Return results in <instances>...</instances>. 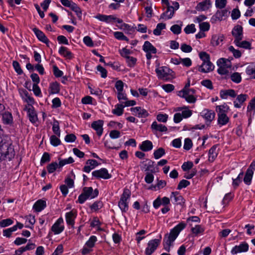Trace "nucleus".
Instances as JSON below:
<instances>
[{"label":"nucleus","mask_w":255,"mask_h":255,"mask_svg":"<svg viewBox=\"0 0 255 255\" xmlns=\"http://www.w3.org/2000/svg\"><path fill=\"white\" fill-rule=\"evenodd\" d=\"M63 223V219L62 218H60L52 226L51 230L55 234H59L63 231L64 227L62 225H61Z\"/></svg>","instance_id":"nucleus-11"},{"label":"nucleus","mask_w":255,"mask_h":255,"mask_svg":"<svg viewBox=\"0 0 255 255\" xmlns=\"http://www.w3.org/2000/svg\"><path fill=\"white\" fill-rule=\"evenodd\" d=\"M50 94L58 93L60 91L59 85L57 82L52 83L50 84Z\"/></svg>","instance_id":"nucleus-41"},{"label":"nucleus","mask_w":255,"mask_h":255,"mask_svg":"<svg viewBox=\"0 0 255 255\" xmlns=\"http://www.w3.org/2000/svg\"><path fill=\"white\" fill-rule=\"evenodd\" d=\"M192 146V140L189 138H187L185 139L184 144V148L185 150H189Z\"/></svg>","instance_id":"nucleus-63"},{"label":"nucleus","mask_w":255,"mask_h":255,"mask_svg":"<svg viewBox=\"0 0 255 255\" xmlns=\"http://www.w3.org/2000/svg\"><path fill=\"white\" fill-rule=\"evenodd\" d=\"M50 139L51 144L54 146H57L61 143L60 140L54 135H51Z\"/></svg>","instance_id":"nucleus-51"},{"label":"nucleus","mask_w":255,"mask_h":255,"mask_svg":"<svg viewBox=\"0 0 255 255\" xmlns=\"http://www.w3.org/2000/svg\"><path fill=\"white\" fill-rule=\"evenodd\" d=\"M174 198V201L177 204L182 205L184 203V200L183 197L179 194L178 192H173L171 193L170 198Z\"/></svg>","instance_id":"nucleus-27"},{"label":"nucleus","mask_w":255,"mask_h":255,"mask_svg":"<svg viewBox=\"0 0 255 255\" xmlns=\"http://www.w3.org/2000/svg\"><path fill=\"white\" fill-rule=\"evenodd\" d=\"M185 227V224L181 223L172 229L169 235L166 234L163 239L164 248L167 251H170V247L172 243L178 237L179 233Z\"/></svg>","instance_id":"nucleus-1"},{"label":"nucleus","mask_w":255,"mask_h":255,"mask_svg":"<svg viewBox=\"0 0 255 255\" xmlns=\"http://www.w3.org/2000/svg\"><path fill=\"white\" fill-rule=\"evenodd\" d=\"M130 196V191L128 189H125L124 192L121 197L120 200L119 202V206L122 212H125L128 210V200L129 199Z\"/></svg>","instance_id":"nucleus-4"},{"label":"nucleus","mask_w":255,"mask_h":255,"mask_svg":"<svg viewBox=\"0 0 255 255\" xmlns=\"http://www.w3.org/2000/svg\"><path fill=\"white\" fill-rule=\"evenodd\" d=\"M214 66L210 62L203 63L200 66L199 71L203 73H208L214 70Z\"/></svg>","instance_id":"nucleus-21"},{"label":"nucleus","mask_w":255,"mask_h":255,"mask_svg":"<svg viewBox=\"0 0 255 255\" xmlns=\"http://www.w3.org/2000/svg\"><path fill=\"white\" fill-rule=\"evenodd\" d=\"M97 241V238L96 236H91L89 240L86 242V246L89 248H93L95 242Z\"/></svg>","instance_id":"nucleus-49"},{"label":"nucleus","mask_w":255,"mask_h":255,"mask_svg":"<svg viewBox=\"0 0 255 255\" xmlns=\"http://www.w3.org/2000/svg\"><path fill=\"white\" fill-rule=\"evenodd\" d=\"M161 238L162 236L160 235L159 239L151 240L148 242L145 251L146 255H151L156 250L160 244Z\"/></svg>","instance_id":"nucleus-6"},{"label":"nucleus","mask_w":255,"mask_h":255,"mask_svg":"<svg viewBox=\"0 0 255 255\" xmlns=\"http://www.w3.org/2000/svg\"><path fill=\"white\" fill-rule=\"evenodd\" d=\"M46 202L42 200H39L33 205V209L37 212H40L46 207Z\"/></svg>","instance_id":"nucleus-28"},{"label":"nucleus","mask_w":255,"mask_h":255,"mask_svg":"<svg viewBox=\"0 0 255 255\" xmlns=\"http://www.w3.org/2000/svg\"><path fill=\"white\" fill-rule=\"evenodd\" d=\"M53 131L58 136H60V130L59 128V123L57 121H55L53 124L52 127Z\"/></svg>","instance_id":"nucleus-47"},{"label":"nucleus","mask_w":255,"mask_h":255,"mask_svg":"<svg viewBox=\"0 0 255 255\" xmlns=\"http://www.w3.org/2000/svg\"><path fill=\"white\" fill-rule=\"evenodd\" d=\"M171 31L175 34H179L181 31V27L178 24H174L170 28Z\"/></svg>","instance_id":"nucleus-55"},{"label":"nucleus","mask_w":255,"mask_h":255,"mask_svg":"<svg viewBox=\"0 0 255 255\" xmlns=\"http://www.w3.org/2000/svg\"><path fill=\"white\" fill-rule=\"evenodd\" d=\"M241 16V13L239 9L235 8L232 11L231 17L234 20L238 19Z\"/></svg>","instance_id":"nucleus-58"},{"label":"nucleus","mask_w":255,"mask_h":255,"mask_svg":"<svg viewBox=\"0 0 255 255\" xmlns=\"http://www.w3.org/2000/svg\"><path fill=\"white\" fill-rule=\"evenodd\" d=\"M178 96L185 99L186 101L190 103H193L196 102V98L192 94L187 93L186 91H180L179 92Z\"/></svg>","instance_id":"nucleus-16"},{"label":"nucleus","mask_w":255,"mask_h":255,"mask_svg":"<svg viewBox=\"0 0 255 255\" xmlns=\"http://www.w3.org/2000/svg\"><path fill=\"white\" fill-rule=\"evenodd\" d=\"M154 163V161L146 159L145 161L141 162L143 165L141 167V168L142 170H144L145 171H150L151 173L155 172L153 167Z\"/></svg>","instance_id":"nucleus-13"},{"label":"nucleus","mask_w":255,"mask_h":255,"mask_svg":"<svg viewBox=\"0 0 255 255\" xmlns=\"http://www.w3.org/2000/svg\"><path fill=\"white\" fill-rule=\"evenodd\" d=\"M200 29L202 31H206L209 30L210 28V24L207 22H201L199 24Z\"/></svg>","instance_id":"nucleus-64"},{"label":"nucleus","mask_w":255,"mask_h":255,"mask_svg":"<svg viewBox=\"0 0 255 255\" xmlns=\"http://www.w3.org/2000/svg\"><path fill=\"white\" fill-rule=\"evenodd\" d=\"M130 196V191L128 189H125L124 192L121 197L120 200L119 202V206L122 212H125L128 210V200L129 199Z\"/></svg>","instance_id":"nucleus-5"},{"label":"nucleus","mask_w":255,"mask_h":255,"mask_svg":"<svg viewBox=\"0 0 255 255\" xmlns=\"http://www.w3.org/2000/svg\"><path fill=\"white\" fill-rule=\"evenodd\" d=\"M134 110L139 111L137 115L139 118H145L148 115L147 112L145 109H141L140 107H135Z\"/></svg>","instance_id":"nucleus-42"},{"label":"nucleus","mask_w":255,"mask_h":255,"mask_svg":"<svg viewBox=\"0 0 255 255\" xmlns=\"http://www.w3.org/2000/svg\"><path fill=\"white\" fill-rule=\"evenodd\" d=\"M59 53L68 59H71L73 57L72 53L68 51L66 47L63 46L60 48Z\"/></svg>","instance_id":"nucleus-33"},{"label":"nucleus","mask_w":255,"mask_h":255,"mask_svg":"<svg viewBox=\"0 0 255 255\" xmlns=\"http://www.w3.org/2000/svg\"><path fill=\"white\" fill-rule=\"evenodd\" d=\"M58 167H59V165L57 162H52L49 164L47 167L48 172L49 173H52L55 171Z\"/></svg>","instance_id":"nucleus-50"},{"label":"nucleus","mask_w":255,"mask_h":255,"mask_svg":"<svg viewBox=\"0 0 255 255\" xmlns=\"http://www.w3.org/2000/svg\"><path fill=\"white\" fill-rule=\"evenodd\" d=\"M97 69L101 73V75L102 78H105L107 77V71L106 69L99 65L97 67Z\"/></svg>","instance_id":"nucleus-61"},{"label":"nucleus","mask_w":255,"mask_h":255,"mask_svg":"<svg viewBox=\"0 0 255 255\" xmlns=\"http://www.w3.org/2000/svg\"><path fill=\"white\" fill-rule=\"evenodd\" d=\"M24 110L27 111V113L30 121L32 123H35L37 121V116L33 106H25Z\"/></svg>","instance_id":"nucleus-10"},{"label":"nucleus","mask_w":255,"mask_h":255,"mask_svg":"<svg viewBox=\"0 0 255 255\" xmlns=\"http://www.w3.org/2000/svg\"><path fill=\"white\" fill-rule=\"evenodd\" d=\"M192 233L195 235H198L204 231V229L200 225H196L191 229Z\"/></svg>","instance_id":"nucleus-56"},{"label":"nucleus","mask_w":255,"mask_h":255,"mask_svg":"<svg viewBox=\"0 0 255 255\" xmlns=\"http://www.w3.org/2000/svg\"><path fill=\"white\" fill-rule=\"evenodd\" d=\"M153 148V144L151 141L146 140L143 141L139 146V148L142 151H148L151 150Z\"/></svg>","instance_id":"nucleus-26"},{"label":"nucleus","mask_w":255,"mask_h":255,"mask_svg":"<svg viewBox=\"0 0 255 255\" xmlns=\"http://www.w3.org/2000/svg\"><path fill=\"white\" fill-rule=\"evenodd\" d=\"M166 185V182L165 180H158L157 184L153 187H151L150 189L154 188L155 190H159L165 187Z\"/></svg>","instance_id":"nucleus-45"},{"label":"nucleus","mask_w":255,"mask_h":255,"mask_svg":"<svg viewBox=\"0 0 255 255\" xmlns=\"http://www.w3.org/2000/svg\"><path fill=\"white\" fill-rule=\"evenodd\" d=\"M220 97L223 99H226L228 96H230L235 98L236 96V94L234 90H222L220 92Z\"/></svg>","instance_id":"nucleus-23"},{"label":"nucleus","mask_w":255,"mask_h":255,"mask_svg":"<svg viewBox=\"0 0 255 255\" xmlns=\"http://www.w3.org/2000/svg\"><path fill=\"white\" fill-rule=\"evenodd\" d=\"M2 123L5 125H11L13 123V118L12 115L9 112H2Z\"/></svg>","instance_id":"nucleus-19"},{"label":"nucleus","mask_w":255,"mask_h":255,"mask_svg":"<svg viewBox=\"0 0 255 255\" xmlns=\"http://www.w3.org/2000/svg\"><path fill=\"white\" fill-rule=\"evenodd\" d=\"M211 4V3L210 0H205L199 2L196 6V9L198 10H206L210 8Z\"/></svg>","instance_id":"nucleus-25"},{"label":"nucleus","mask_w":255,"mask_h":255,"mask_svg":"<svg viewBox=\"0 0 255 255\" xmlns=\"http://www.w3.org/2000/svg\"><path fill=\"white\" fill-rule=\"evenodd\" d=\"M0 158L3 160H10L15 155L13 146L10 142H5L1 139L0 141Z\"/></svg>","instance_id":"nucleus-2"},{"label":"nucleus","mask_w":255,"mask_h":255,"mask_svg":"<svg viewBox=\"0 0 255 255\" xmlns=\"http://www.w3.org/2000/svg\"><path fill=\"white\" fill-rule=\"evenodd\" d=\"M235 43L238 47L243 48L245 49H251V44L249 42L247 41H243L241 42V40H239L238 43Z\"/></svg>","instance_id":"nucleus-40"},{"label":"nucleus","mask_w":255,"mask_h":255,"mask_svg":"<svg viewBox=\"0 0 255 255\" xmlns=\"http://www.w3.org/2000/svg\"><path fill=\"white\" fill-rule=\"evenodd\" d=\"M143 50L145 52H150L153 54L156 53V49L148 41L144 42Z\"/></svg>","instance_id":"nucleus-29"},{"label":"nucleus","mask_w":255,"mask_h":255,"mask_svg":"<svg viewBox=\"0 0 255 255\" xmlns=\"http://www.w3.org/2000/svg\"><path fill=\"white\" fill-rule=\"evenodd\" d=\"M229 50L233 53L235 58H240L242 55L241 51L239 50L235 49L233 46H230Z\"/></svg>","instance_id":"nucleus-54"},{"label":"nucleus","mask_w":255,"mask_h":255,"mask_svg":"<svg viewBox=\"0 0 255 255\" xmlns=\"http://www.w3.org/2000/svg\"><path fill=\"white\" fill-rule=\"evenodd\" d=\"M246 73L250 76H252V77L255 79V67L249 66L246 69Z\"/></svg>","instance_id":"nucleus-62"},{"label":"nucleus","mask_w":255,"mask_h":255,"mask_svg":"<svg viewBox=\"0 0 255 255\" xmlns=\"http://www.w3.org/2000/svg\"><path fill=\"white\" fill-rule=\"evenodd\" d=\"M84 193L89 198L91 199L94 198L98 195L99 191L97 189L93 190V189L91 187H84L83 189Z\"/></svg>","instance_id":"nucleus-15"},{"label":"nucleus","mask_w":255,"mask_h":255,"mask_svg":"<svg viewBox=\"0 0 255 255\" xmlns=\"http://www.w3.org/2000/svg\"><path fill=\"white\" fill-rule=\"evenodd\" d=\"M151 128L153 130L159 131L160 132L166 131L167 130V128L166 126L162 124H158L156 122H154L152 124L151 126Z\"/></svg>","instance_id":"nucleus-30"},{"label":"nucleus","mask_w":255,"mask_h":255,"mask_svg":"<svg viewBox=\"0 0 255 255\" xmlns=\"http://www.w3.org/2000/svg\"><path fill=\"white\" fill-rule=\"evenodd\" d=\"M229 110V107L226 104L222 105L217 106L216 108L217 114H226V113L228 112Z\"/></svg>","instance_id":"nucleus-32"},{"label":"nucleus","mask_w":255,"mask_h":255,"mask_svg":"<svg viewBox=\"0 0 255 255\" xmlns=\"http://www.w3.org/2000/svg\"><path fill=\"white\" fill-rule=\"evenodd\" d=\"M216 147L213 146L212 147L210 148L209 151V160L210 161L213 162L215 158L217 156V153L216 151Z\"/></svg>","instance_id":"nucleus-38"},{"label":"nucleus","mask_w":255,"mask_h":255,"mask_svg":"<svg viewBox=\"0 0 255 255\" xmlns=\"http://www.w3.org/2000/svg\"><path fill=\"white\" fill-rule=\"evenodd\" d=\"M231 80L235 83H239L241 81L242 78L240 74L238 72H235L231 76Z\"/></svg>","instance_id":"nucleus-46"},{"label":"nucleus","mask_w":255,"mask_h":255,"mask_svg":"<svg viewBox=\"0 0 255 255\" xmlns=\"http://www.w3.org/2000/svg\"><path fill=\"white\" fill-rule=\"evenodd\" d=\"M249 250V245L246 243L244 242L239 246H235L231 251L232 254H237L238 253L246 252Z\"/></svg>","instance_id":"nucleus-12"},{"label":"nucleus","mask_w":255,"mask_h":255,"mask_svg":"<svg viewBox=\"0 0 255 255\" xmlns=\"http://www.w3.org/2000/svg\"><path fill=\"white\" fill-rule=\"evenodd\" d=\"M172 8V7H170V6H167V10L162 13L161 17H162V15H166L168 19L171 18L174 13V11Z\"/></svg>","instance_id":"nucleus-52"},{"label":"nucleus","mask_w":255,"mask_h":255,"mask_svg":"<svg viewBox=\"0 0 255 255\" xmlns=\"http://www.w3.org/2000/svg\"><path fill=\"white\" fill-rule=\"evenodd\" d=\"M114 36L119 40H125L128 41V39L122 32L117 31L114 32Z\"/></svg>","instance_id":"nucleus-48"},{"label":"nucleus","mask_w":255,"mask_h":255,"mask_svg":"<svg viewBox=\"0 0 255 255\" xmlns=\"http://www.w3.org/2000/svg\"><path fill=\"white\" fill-rule=\"evenodd\" d=\"M71 9L76 13L80 20L82 19V11L81 8L77 5V4L75 3V4H73V6Z\"/></svg>","instance_id":"nucleus-44"},{"label":"nucleus","mask_w":255,"mask_h":255,"mask_svg":"<svg viewBox=\"0 0 255 255\" xmlns=\"http://www.w3.org/2000/svg\"><path fill=\"white\" fill-rule=\"evenodd\" d=\"M35 245L33 243L28 244L25 247H21L16 250V253H22L26 251L33 250L35 248Z\"/></svg>","instance_id":"nucleus-36"},{"label":"nucleus","mask_w":255,"mask_h":255,"mask_svg":"<svg viewBox=\"0 0 255 255\" xmlns=\"http://www.w3.org/2000/svg\"><path fill=\"white\" fill-rule=\"evenodd\" d=\"M201 116L207 121L211 122L215 116V113L212 110L205 109L201 113Z\"/></svg>","instance_id":"nucleus-17"},{"label":"nucleus","mask_w":255,"mask_h":255,"mask_svg":"<svg viewBox=\"0 0 255 255\" xmlns=\"http://www.w3.org/2000/svg\"><path fill=\"white\" fill-rule=\"evenodd\" d=\"M224 39V36L222 34H214L212 35L211 40V44L213 46H217L220 43L222 42Z\"/></svg>","instance_id":"nucleus-20"},{"label":"nucleus","mask_w":255,"mask_h":255,"mask_svg":"<svg viewBox=\"0 0 255 255\" xmlns=\"http://www.w3.org/2000/svg\"><path fill=\"white\" fill-rule=\"evenodd\" d=\"M103 124H104L103 121L98 120L97 121L94 122L91 124V127L96 131L97 133L99 136H101L103 133Z\"/></svg>","instance_id":"nucleus-14"},{"label":"nucleus","mask_w":255,"mask_h":255,"mask_svg":"<svg viewBox=\"0 0 255 255\" xmlns=\"http://www.w3.org/2000/svg\"><path fill=\"white\" fill-rule=\"evenodd\" d=\"M248 96L246 94H240L237 97L236 100L234 102V106L236 108H240L241 105L246 101Z\"/></svg>","instance_id":"nucleus-22"},{"label":"nucleus","mask_w":255,"mask_h":255,"mask_svg":"<svg viewBox=\"0 0 255 255\" xmlns=\"http://www.w3.org/2000/svg\"><path fill=\"white\" fill-rule=\"evenodd\" d=\"M95 18L107 23H110L113 21H116L118 23H122L123 22L122 19L118 18L113 15H107L98 14L95 16Z\"/></svg>","instance_id":"nucleus-7"},{"label":"nucleus","mask_w":255,"mask_h":255,"mask_svg":"<svg viewBox=\"0 0 255 255\" xmlns=\"http://www.w3.org/2000/svg\"><path fill=\"white\" fill-rule=\"evenodd\" d=\"M155 72L159 79L169 80L174 78L172 70L166 66H162L155 69Z\"/></svg>","instance_id":"nucleus-3"},{"label":"nucleus","mask_w":255,"mask_h":255,"mask_svg":"<svg viewBox=\"0 0 255 255\" xmlns=\"http://www.w3.org/2000/svg\"><path fill=\"white\" fill-rule=\"evenodd\" d=\"M76 212L73 210L67 213L66 214V220L68 225L73 226L74 224V219L76 218Z\"/></svg>","instance_id":"nucleus-24"},{"label":"nucleus","mask_w":255,"mask_h":255,"mask_svg":"<svg viewBox=\"0 0 255 255\" xmlns=\"http://www.w3.org/2000/svg\"><path fill=\"white\" fill-rule=\"evenodd\" d=\"M124 107L123 104H118L116 106V108L113 110L112 113L118 116H121L123 114Z\"/></svg>","instance_id":"nucleus-37"},{"label":"nucleus","mask_w":255,"mask_h":255,"mask_svg":"<svg viewBox=\"0 0 255 255\" xmlns=\"http://www.w3.org/2000/svg\"><path fill=\"white\" fill-rule=\"evenodd\" d=\"M190 184V182L185 180L183 179L181 181H180V182L178 184L177 189L181 190V189L183 188L186 187L187 186H188Z\"/></svg>","instance_id":"nucleus-59"},{"label":"nucleus","mask_w":255,"mask_h":255,"mask_svg":"<svg viewBox=\"0 0 255 255\" xmlns=\"http://www.w3.org/2000/svg\"><path fill=\"white\" fill-rule=\"evenodd\" d=\"M201 59L203 61V63H207L210 61V56L205 52H201L199 54Z\"/></svg>","instance_id":"nucleus-53"},{"label":"nucleus","mask_w":255,"mask_h":255,"mask_svg":"<svg viewBox=\"0 0 255 255\" xmlns=\"http://www.w3.org/2000/svg\"><path fill=\"white\" fill-rule=\"evenodd\" d=\"M232 33L235 38L234 43H238L239 40H241L243 39L242 27L239 25L235 26L232 30Z\"/></svg>","instance_id":"nucleus-9"},{"label":"nucleus","mask_w":255,"mask_h":255,"mask_svg":"<svg viewBox=\"0 0 255 255\" xmlns=\"http://www.w3.org/2000/svg\"><path fill=\"white\" fill-rule=\"evenodd\" d=\"M227 0H216L215 5L217 8H223L225 7Z\"/></svg>","instance_id":"nucleus-60"},{"label":"nucleus","mask_w":255,"mask_h":255,"mask_svg":"<svg viewBox=\"0 0 255 255\" xmlns=\"http://www.w3.org/2000/svg\"><path fill=\"white\" fill-rule=\"evenodd\" d=\"M229 121V118L226 114H218V124L220 126L226 125Z\"/></svg>","instance_id":"nucleus-31"},{"label":"nucleus","mask_w":255,"mask_h":255,"mask_svg":"<svg viewBox=\"0 0 255 255\" xmlns=\"http://www.w3.org/2000/svg\"><path fill=\"white\" fill-rule=\"evenodd\" d=\"M92 174L93 176L97 178H102L107 179L111 177V175L108 173L107 169L106 168H101L100 170H95Z\"/></svg>","instance_id":"nucleus-8"},{"label":"nucleus","mask_w":255,"mask_h":255,"mask_svg":"<svg viewBox=\"0 0 255 255\" xmlns=\"http://www.w3.org/2000/svg\"><path fill=\"white\" fill-rule=\"evenodd\" d=\"M166 24L163 23H159L157 24L156 27L154 29L153 32L155 35H160L161 34V31L165 29Z\"/></svg>","instance_id":"nucleus-39"},{"label":"nucleus","mask_w":255,"mask_h":255,"mask_svg":"<svg viewBox=\"0 0 255 255\" xmlns=\"http://www.w3.org/2000/svg\"><path fill=\"white\" fill-rule=\"evenodd\" d=\"M165 154V150L162 147H160L155 150L153 155L155 159H159Z\"/></svg>","instance_id":"nucleus-43"},{"label":"nucleus","mask_w":255,"mask_h":255,"mask_svg":"<svg viewBox=\"0 0 255 255\" xmlns=\"http://www.w3.org/2000/svg\"><path fill=\"white\" fill-rule=\"evenodd\" d=\"M253 174V171L250 170V169H247L244 178V181L246 184L250 185L251 184Z\"/></svg>","instance_id":"nucleus-34"},{"label":"nucleus","mask_w":255,"mask_h":255,"mask_svg":"<svg viewBox=\"0 0 255 255\" xmlns=\"http://www.w3.org/2000/svg\"><path fill=\"white\" fill-rule=\"evenodd\" d=\"M217 63L218 66H223L226 68H229L231 66L230 61L224 58L219 59Z\"/></svg>","instance_id":"nucleus-35"},{"label":"nucleus","mask_w":255,"mask_h":255,"mask_svg":"<svg viewBox=\"0 0 255 255\" xmlns=\"http://www.w3.org/2000/svg\"><path fill=\"white\" fill-rule=\"evenodd\" d=\"M184 31L186 34H189L191 33H194L196 31V28L195 27V25L194 24H191L190 25H188L185 28Z\"/></svg>","instance_id":"nucleus-57"},{"label":"nucleus","mask_w":255,"mask_h":255,"mask_svg":"<svg viewBox=\"0 0 255 255\" xmlns=\"http://www.w3.org/2000/svg\"><path fill=\"white\" fill-rule=\"evenodd\" d=\"M33 31L36 35L37 38L42 42L47 44L49 42V40L45 36L44 33L41 30H39L38 28L35 27L32 29Z\"/></svg>","instance_id":"nucleus-18"}]
</instances>
